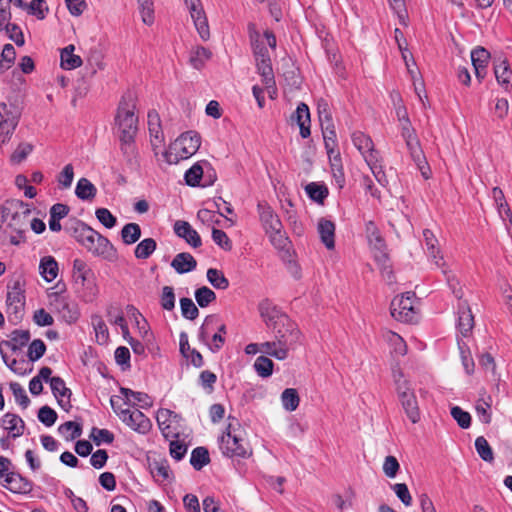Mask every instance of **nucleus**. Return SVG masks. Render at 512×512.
Listing matches in <instances>:
<instances>
[{"instance_id": "obj_19", "label": "nucleus", "mask_w": 512, "mask_h": 512, "mask_svg": "<svg viewBox=\"0 0 512 512\" xmlns=\"http://www.w3.org/2000/svg\"><path fill=\"white\" fill-rule=\"evenodd\" d=\"M53 305L65 322L71 324L78 320L79 311L77 305L66 297L57 295Z\"/></svg>"}, {"instance_id": "obj_34", "label": "nucleus", "mask_w": 512, "mask_h": 512, "mask_svg": "<svg viewBox=\"0 0 512 512\" xmlns=\"http://www.w3.org/2000/svg\"><path fill=\"white\" fill-rule=\"evenodd\" d=\"M256 67L266 87H273L275 85V78L270 57L260 58V60H257Z\"/></svg>"}, {"instance_id": "obj_44", "label": "nucleus", "mask_w": 512, "mask_h": 512, "mask_svg": "<svg viewBox=\"0 0 512 512\" xmlns=\"http://www.w3.org/2000/svg\"><path fill=\"white\" fill-rule=\"evenodd\" d=\"M216 324H218V317L215 315H208L199 329L198 338L208 347L211 345L209 342L210 333L214 330V326Z\"/></svg>"}, {"instance_id": "obj_40", "label": "nucleus", "mask_w": 512, "mask_h": 512, "mask_svg": "<svg viewBox=\"0 0 512 512\" xmlns=\"http://www.w3.org/2000/svg\"><path fill=\"white\" fill-rule=\"evenodd\" d=\"M157 248V243L153 238H145L140 241L134 250V256L137 259L149 258Z\"/></svg>"}, {"instance_id": "obj_53", "label": "nucleus", "mask_w": 512, "mask_h": 512, "mask_svg": "<svg viewBox=\"0 0 512 512\" xmlns=\"http://www.w3.org/2000/svg\"><path fill=\"white\" fill-rule=\"evenodd\" d=\"M58 432L67 440H74L81 436L82 426L74 421H67L58 427Z\"/></svg>"}, {"instance_id": "obj_6", "label": "nucleus", "mask_w": 512, "mask_h": 512, "mask_svg": "<svg viewBox=\"0 0 512 512\" xmlns=\"http://www.w3.org/2000/svg\"><path fill=\"white\" fill-rule=\"evenodd\" d=\"M402 377L401 372L398 378L395 377L396 393L407 418L416 424L421 419L418 400L411 383Z\"/></svg>"}, {"instance_id": "obj_12", "label": "nucleus", "mask_w": 512, "mask_h": 512, "mask_svg": "<svg viewBox=\"0 0 512 512\" xmlns=\"http://www.w3.org/2000/svg\"><path fill=\"white\" fill-rule=\"evenodd\" d=\"M184 2L199 36L204 41L208 40L210 37L209 25L201 0H184Z\"/></svg>"}, {"instance_id": "obj_46", "label": "nucleus", "mask_w": 512, "mask_h": 512, "mask_svg": "<svg viewBox=\"0 0 512 512\" xmlns=\"http://www.w3.org/2000/svg\"><path fill=\"white\" fill-rule=\"evenodd\" d=\"M207 280L216 289L226 290L229 287V280L224 273L216 268L207 270Z\"/></svg>"}, {"instance_id": "obj_25", "label": "nucleus", "mask_w": 512, "mask_h": 512, "mask_svg": "<svg viewBox=\"0 0 512 512\" xmlns=\"http://www.w3.org/2000/svg\"><path fill=\"white\" fill-rule=\"evenodd\" d=\"M1 426L8 431L12 438L23 435L25 423L20 416L14 413H6L1 419Z\"/></svg>"}, {"instance_id": "obj_45", "label": "nucleus", "mask_w": 512, "mask_h": 512, "mask_svg": "<svg viewBox=\"0 0 512 512\" xmlns=\"http://www.w3.org/2000/svg\"><path fill=\"white\" fill-rule=\"evenodd\" d=\"M351 140L355 148L362 154L365 151L372 150L373 141L370 136L366 135L362 131H354L351 134Z\"/></svg>"}, {"instance_id": "obj_64", "label": "nucleus", "mask_w": 512, "mask_h": 512, "mask_svg": "<svg viewBox=\"0 0 512 512\" xmlns=\"http://www.w3.org/2000/svg\"><path fill=\"white\" fill-rule=\"evenodd\" d=\"M451 416L462 429H467L471 425V416L468 412L461 409L459 406L451 408Z\"/></svg>"}, {"instance_id": "obj_24", "label": "nucleus", "mask_w": 512, "mask_h": 512, "mask_svg": "<svg viewBox=\"0 0 512 512\" xmlns=\"http://www.w3.org/2000/svg\"><path fill=\"white\" fill-rule=\"evenodd\" d=\"M291 118L298 124L301 137L308 138L311 134L309 107L305 103L301 102L298 104L296 111L293 113Z\"/></svg>"}, {"instance_id": "obj_42", "label": "nucleus", "mask_w": 512, "mask_h": 512, "mask_svg": "<svg viewBox=\"0 0 512 512\" xmlns=\"http://www.w3.org/2000/svg\"><path fill=\"white\" fill-rule=\"evenodd\" d=\"M210 462L209 452L205 447H196L192 450L190 464L195 470H201Z\"/></svg>"}, {"instance_id": "obj_37", "label": "nucleus", "mask_w": 512, "mask_h": 512, "mask_svg": "<svg viewBox=\"0 0 512 512\" xmlns=\"http://www.w3.org/2000/svg\"><path fill=\"white\" fill-rule=\"evenodd\" d=\"M273 330V333L279 332V334H282L284 336L292 335L296 337V339H300L301 332L298 329L295 322H293L289 317H282V321L278 324L273 325L270 327Z\"/></svg>"}, {"instance_id": "obj_7", "label": "nucleus", "mask_w": 512, "mask_h": 512, "mask_svg": "<svg viewBox=\"0 0 512 512\" xmlns=\"http://www.w3.org/2000/svg\"><path fill=\"white\" fill-rule=\"evenodd\" d=\"M119 401L120 397L118 396H112L110 399L111 407L119 418L134 431L141 434L148 433L152 427L150 419L138 409L131 411L128 408H120L118 406Z\"/></svg>"}, {"instance_id": "obj_21", "label": "nucleus", "mask_w": 512, "mask_h": 512, "mask_svg": "<svg viewBox=\"0 0 512 512\" xmlns=\"http://www.w3.org/2000/svg\"><path fill=\"white\" fill-rule=\"evenodd\" d=\"M148 130L151 138V146L157 155V149L163 144L164 135L161 128L160 117L154 110L148 113Z\"/></svg>"}, {"instance_id": "obj_2", "label": "nucleus", "mask_w": 512, "mask_h": 512, "mask_svg": "<svg viewBox=\"0 0 512 512\" xmlns=\"http://www.w3.org/2000/svg\"><path fill=\"white\" fill-rule=\"evenodd\" d=\"M64 230L95 257L111 261L117 255V250L107 237L81 220L70 219L65 224Z\"/></svg>"}, {"instance_id": "obj_59", "label": "nucleus", "mask_w": 512, "mask_h": 512, "mask_svg": "<svg viewBox=\"0 0 512 512\" xmlns=\"http://www.w3.org/2000/svg\"><path fill=\"white\" fill-rule=\"evenodd\" d=\"M180 308L182 316L189 320H194L199 315V310L190 298L183 297L180 299Z\"/></svg>"}, {"instance_id": "obj_62", "label": "nucleus", "mask_w": 512, "mask_h": 512, "mask_svg": "<svg viewBox=\"0 0 512 512\" xmlns=\"http://www.w3.org/2000/svg\"><path fill=\"white\" fill-rule=\"evenodd\" d=\"M45 351V343L41 339H35L30 343L28 347L27 356L30 361L35 362L45 354Z\"/></svg>"}, {"instance_id": "obj_1", "label": "nucleus", "mask_w": 512, "mask_h": 512, "mask_svg": "<svg viewBox=\"0 0 512 512\" xmlns=\"http://www.w3.org/2000/svg\"><path fill=\"white\" fill-rule=\"evenodd\" d=\"M31 212V206L22 200H7L0 207V221L4 224L0 240L3 242L7 240L11 245L16 246L25 243Z\"/></svg>"}, {"instance_id": "obj_54", "label": "nucleus", "mask_w": 512, "mask_h": 512, "mask_svg": "<svg viewBox=\"0 0 512 512\" xmlns=\"http://www.w3.org/2000/svg\"><path fill=\"white\" fill-rule=\"evenodd\" d=\"M91 274L92 271L87 266L85 261L79 258L73 261V275L74 277H76L77 280H80L83 285L88 280Z\"/></svg>"}, {"instance_id": "obj_51", "label": "nucleus", "mask_w": 512, "mask_h": 512, "mask_svg": "<svg viewBox=\"0 0 512 512\" xmlns=\"http://www.w3.org/2000/svg\"><path fill=\"white\" fill-rule=\"evenodd\" d=\"M475 449L483 461L488 463L493 462L494 455L492 448L489 445L488 441L483 436H479L476 438Z\"/></svg>"}, {"instance_id": "obj_35", "label": "nucleus", "mask_w": 512, "mask_h": 512, "mask_svg": "<svg viewBox=\"0 0 512 512\" xmlns=\"http://www.w3.org/2000/svg\"><path fill=\"white\" fill-rule=\"evenodd\" d=\"M29 340L30 332L28 330H14L11 333L10 339L3 341L2 344L15 352L26 346Z\"/></svg>"}, {"instance_id": "obj_32", "label": "nucleus", "mask_w": 512, "mask_h": 512, "mask_svg": "<svg viewBox=\"0 0 512 512\" xmlns=\"http://www.w3.org/2000/svg\"><path fill=\"white\" fill-rule=\"evenodd\" d=\"M120 393L126 398L127 402L125 403L127 405H130V397L135 401L133 405L138 404L141 408L147 409L153 405V400L147 393L133 391L132 389L125 387L120 388Z\"/></svg>"}, {"instance_id": "obj_56", "label": "nucleus", "mask_w": 512, "mask_h": 512, "mask_svg": "<svg viewBox=\"0 0 512 512\" xmlns=\"http://www.w3.org/2000/svg\"><path fill=\"white\" fill-rule=\"evenodd\" d=\"M214 329L217 331L212 335V343L209 345V349L212 352H218L225 343L224 335L227 333V328L225 324H216Z\"/></svg>"}, {"instance_id": "obj_9", "label": "nucleus", "mask_w": 512, "mask_h": 512, "mask_svg": "<svg viewBox=\"0 0 512 512\" xmlns=\"http://www.w3.org/2000/svg\"><path fill=\"white\" fill-rule=\"evenodd\" d=\"M416 296L414 292H406L402 296L395 297L390 306L391 316L401 322L410 323L416 319V308L414 306Z\"/></svg>"}, {"instance_id": "obj_15", "label": "nucleus", "mask_w": 512, "mask_h": 512, "mask_svg": "<svg viewBox=\"0 0 512 512\" xmlns=\"http://www.w3.org/2000/svg\"><path fill=\"white\" fill-rule=\"evenodd\" d=\"M258 310L261 318L268 328L282 321V317H288L271 300L264 299L259 303Z\"/></svg>"}, {"instance_id": "obj_30", "label": "nucleus", "mask_w": 512, "mask_h": 512, "mask_svg": "<svg viewBox=\"0 0 512 512\" xmlns=\"http://www.w3.org/2000/svg\"><path fill=\"white\" fill-rule=\"evenodd\" d=\"M152 476L158 482L169 481L173 478V473L166 459L154 460L149 463Z\"/></svg>"}, {"instance_id": "obj_49", "label": "nucleus", "mask_w": 512, "mask_h": 512, "mask_svg": "<svg viewBox=\"0 0 512 512\" xmlns=\"http://www.w3.org/2000/svg\"><path fill=\"white\" fill-rule=\"evenodd\" d=\"M329 160L335 181L338 186L342 188L345 183V175L339 151H335V153L329 157Z\"/></svg>"}, {"instance_id": "obj_23", "label": "nucleus", "mask_w": 512, "mask_h": 512, "mask_svg": "<svg viewBox=\"0 0 512 512\" xmlns=\"http://www.w3.org/2000/svg\"><path fill=\"white\" fill-rule=\"evenodd\" d=\"M490 59L489 52L483 47H477L471 52V61L476 78L481 81L487 73V64Z\"/></svg>"}, {"instance_id": "obj_58", "label": "nucleus", "mask_w": 512, "mask_h": 512, "mask_svg": "<svg viewBox=\"0 0 512 512\" xmlns=\"http://www.w3.org/2000/svg\"><path fill=\"white\" fill-rule=\"evenodd\" d=\"M494 73L498 83L506 86L510 84L512 80V71L510 70L507 61H502L500 64L496 65Z\"/></svg>"}, {"instance_id": "obj_33", "label": "nucleus", "mask_w": 512, "mask_h": 512, "mask_svg": "<svg viewBox=\"0 0 512 512\" xmlns=\"http://www.w3.org/2000/svg\"><path fill=\"white\" fill-rule=\"evenodd\" d=\"M75 47L70 44L61 50V67L66 70H72L82 65L80 56L74 54Z\"/></svg>"}, {"instance_id": "obj_20", "label": "nucleus", "mask_w": 512, "mask_h": 512, "mask_svg": "<svg viewBox=\"0 0 512 512\" xmlns=\"http://www.w3.org/2000/svg\"><path fill=\"white\" fill-rule=\"evenodd\" d=\"M50 387L58 404L66 411L71 408L72 392L66 387L65 381L59 376H54L53 379H50Z\"/></svg>"}, {"instance_id": "obj_55", "label": "nucleus", "mask_w": 512, "mask_h": 512, "mask_svg": "<svg viewBox=\"0 0 512 512\" xmlns=\"http://www.w3.org/2000/svg\"><path fill=\"white\" fill-rule=\"evenodd\" d=\"M92 325L94 327V331L96 334L97 342L100 344H104L107 342L109 338L108 328L100 316L92 317Z\"/></svg>"}, {"instance_id": "obj_57", "label": "nucleus", "mask_w": 512, "mask_h": 512, "mask_svg": "<svg viewBox=\"0 0 512 512\" xmlns=\"http://www.w3.org/2000/svg\"><path fill=\"white\" fill-rule=\"evenodd\" d=\"M270 239L271 244L278 250H283L288 245L289 241L283 231V228L275 230H269L265 232Z\"/></svg>"}, {"instance_id": "obj_22", "label": "nucleus", "mask_w": 512, "mask_h": 512, "mask_svg": "<svg viewBox=\"0 0 512 512\" xmlns=\"http://www.w3.org/2000/svg\"><path fill=\"white\" fill-rule=\"evenodd\" d=\"M174 232L178 237L184 239L193 248H198L202 244L200 235L187 221H176L174 223Z\"/></svg>"}, {"instance_id": "obj_36", "label": "nucleus", "mask_w": 512, "mask_h": 512, "mask_svg": "<svg viewBox=\"0 0 512 512\" xmlns=\"http://www.w3.org/2000/svg\"><path fill=\"white\" fill-rule=\"evenodd\" d=\"M76 196L81 200H92L97 194V188L87 178H80L75 188Z\"/></svg>"}, {"instance_id": "obj_61", "label": "nucleus", "mask_w": 512, "mask_h": 512, "mask_svg": "<svg viewBox=\"0 0 512 512\" xmlns=\"http://www.w3.org/2000/svg\"><path fill=\"white\" fill-rule=\"evenodd\" d=\"M90 437L96 445H100L102 443L111 444L115 438L114 434L108 429H99L97 427L92 428Z\"/></svg>"}, {"instance_id": "obj_47", "label": "nucleus", "mask_w": 512, "mask_h": 512, "mask_svg": "<svg viewBox=\"0 0 512 512\" xmlns=\"http://www.w3.org/2000/svg\"><path fill=\"white\" fill-rule=\"evenodd\" d=\"M212 53L205 47H197L190 55V64L197 70L204 67L207 60L210 59Z\"/></svg>"}, {"instance_id": "obj_29", "label": "nucleus", "mask_w": 512, "mask_h": 512, "mask_svg": "<svg viewBox=\"0 0 512 512\" xmlns=\"http://www.w3.org/2000/svg\"><path fill=\"white\" fill-rule=\"evenodd\" d=\"M374 255V260L376 261L379 269L381 270L383 275H386L387 280L392 282L393 280V272L391 269L389 255L386 251V244H383V247L379 248H371Z\"/></svg>"}, {"instance_id": "obj_14", "label": "nucleus", "mask_w": 512, "mask_h": 512, "mask_svg": "<svg viewBox=\"0 0 512 512\" xmlns=\"http://www.w3.org/2000/svg\"><path fill=\"white\" fill-rule=\"evenodd\" d=\"M175 149L179 151L181 158H188L194 155L201 145V137L195 131L182 133L175 141Z\"/></svg>"}, {"instance_id": "obj_4", "label": "nucleus", "mask_w": 512, "mask_h": 512, "mask_svg": "<svg viewBox=\"0 0 512 512\" xmlns=\"http://www.w3.org/2000/svg\"><path fill=\"white\" fill-rule=\"evenodd\" d=\"M400 126L401 136L405 140L406 147L412 160L420 170L423 178L429 179L431 177V169L421 148L415 129L411 125L410 119L400 122Z\"/></svg>"}, {"instance_id": "obj_8", "label": "nucleus", "mask_w": 512, "mask_h": 512, "mask_svg": "<svg viewBox=\"0 0 512 512\" xmlns=\"http://www.w3.org/2000/svg\"><path fill=\"white\" fill-rule=\"evenodd\" d=\"M423 241L426 247L427 254L434 260L437 267L442 269V273L445 275L448 285L450 286L451 289H453V293L455 294V296L460 299L462 297V292L460 290H455V278L451 274V271H449L446 268V264L443 261V256L440 255L438 240L435 237L434 233L429 229H425L423 231Z\"/></svg>"}, {"instance_id": "obj_5", "label": "nucleus", "mask_w": 512, "mask_h": 512, "mask_svg": "<svg viewBox=\"0 0 512 512\" xmlns=\"http://www.w3.org/2000/svg\"><path fill=\"white\" fill-rule=\"evenodd\" d=\"M23 107L17 100L0 103V146L6 144L21 118Z\"/></svg>"}, {"instance_id": "obj_13", "label": "nucleus", "mask_w": 512, "mask_h": 512, "mask_svg": "<svg viewBox=\"0 0 512 512\" xmlns=\"http://www.w3.org/2000/svg\"><path fill=\"white\" fill-rule=\"evenodd\" d=\"M6 304L9 321L17 324L23 317L25 306V296L19 287L14 286L13 289L7 293Z\"/></svg>"}, {"instance_id": "obj_50", "label": "nucleus", "mask_w": 512, "mask_h": 512, "mask_svg": "<svg viewBox=\"0 0 512 512\" xmlns=\"http://www.w3.org/2000/svg\"><path fill=\"white\" fill-rule=\"evenodd\" d=\"M273 367V361L266 356H259L254 362V369L256 373L262 378L271 376L273 373Z\"/></svg>"}, {"instance_id": "obj_60", "label": "nucleus", "mask_w": 512, "mask_h": 512, "mask_svg": "<svg viewBox=\"0 0 512 512\" xmlns=\"http://www.w3.org/2000/svg\"><path fill=\"white\" fill-rule=\"evenodd\" d=\"M202 175L203 168L199 163H196L185 172L184 179L187 185L195 187L199 185Z\"/></svg>"}, {"instance_id": "obj_39", "label": "nucleus", "mask_w": 512, "mask_h": 512, "mask_svg": "<svg viewBox=\"0 0 512 512\" xmlns=\"http://www.w3.org/2000/svg\"><path fill=\"white\" fill-rule=\"evenodd\" d=\"M141 237V227L139 224L130 222L123 226L121 230V239L125 245L136 243Z\"/></svg>"}, {"instance_id": "obj_52", "label": "nucleus", "mask_w": 512, "mask_h": 512, "mask_svg": "<svg viewBox=\"0 0 512 512\" xmlns=\"http://www.w3.org/2000/svg\"><path fill=\"white\" fill-rule=\"evenodd\" d=\"M195 299L201 308H205L216 301V294L207 286H202L195 291Z\"/></svg>"}, {"instance_id": "obj_41", "label": "nucleus", "mask_w": 512, "mask_h": 512, "mask_svg": "<svg viewBox=\"0 0 512 512\" xmlns=\"http://www.w3.org/2000/svg\"><path fill=\"white\" fill-rule=\"evenodd\" d=\"M282 406L286 411H295L300 403V397L296 389L286 388L281 394Z\"/></svg>"}, {"instance_id": "obj_63", "label": "nucleus", "mask_w": 512, "mask_h": 512, "mask_svg": "<svg viewBox=\"0 0 512 512\" xmlns=\"http://www.w3.org/2000/svg\"><path fill=\"white\" fill-rule=\"evenodd\" d=\"M96 218L106 228L111 229L117 223V218L107 208H98L95 211Z\"/></svg>"}, {"instance_id": "obj_11", "label": "nucleus", "mask_w": 512, "mask_h": 512, "mask_svg": "<svg viewBox=\"0 0 512 512\" xmlns=\"http://www.w3.org/2000/svg\"><path fill=\"white\" fill-rule=\"evenodd\" d=\"M275 340L267 341L262 343V353L268 354L278 360H284L288 357L289 350L296 344L300 339H296L292 335H282L279 332L274 333Z\"/></svg>"}, {"instance_id": "obj_17", "label": "nucleus", "mask_w": 512, "mask_h": 512, "mask_svg": "<svg viewBox=\"0 0 512 512\" xmlns=\"http://www.w3.org/2000/svg\"><path fill=\"white\" fill-rule=\"evenodd\" d=\"M257 211L265 232L269 230H275V228H283L282 222L278 215L266 202H259L257 205Z\"/></svg>"}, {"instance_id": "obj_43", "label": "nucleus", "mask_w": 512, "mask_h": 512, "mask_svg": "<svg viewBox=\"0 0 512 512\" xmlns=\"http://www.w3.org/2000/svg\"><path fill=\"white\" fill-rule=\"evenodd\" d=\"M307 195L317 203H323L327 198L329 192L325 185L311 182L305 187Z\"/></svg>"}, {"instance_id": "obj_18", "label": "nucleus", "mask_w": 512, "mask_h": 512, "mask_svg": "<svg viewBox=\"0 0 512 512\" xmlns=\"http://www.w3.org/2000/svg\"><path fill=\"white\" fill-rule=\"evenodd\" d=\"M0 483L13 493L28 494L32 491V482L15 472L7 474Z\"/></svg>"}, {"instance_id": "obj_3", "label": "nucleus", "mask_w": 512, "mask_h": 512, "mask_svg": "<svg viewBox=\"0 0 512 512\" xmlns=\"http://www.w3.org/2000/svg\"><path fill=\"white\" fill-rule=\"evenodd\" d=\"M137 96L135 92L127 90L121 97L116 115L115 125L119 130V138L131 139L138 131V117L135 114Z\"/></svg>"}, {"instance_id": "obj_38", "label": "nucleus", "mask_w": 512, "mask_h": 512, "mask_svg": "<svg viewBox=\"0 0 512 512\" xmlns=\"http://www.w3.org/2000/svg\"><path fill=\"white\" fill-rule=\"evenodd\" d=\"M323 138H324V145L326 152L328 154V157H331L335 153V151H338L337 148V135L334 123L327 124L321 126Z\"/></svg>"}, {"instance_id": "obj_27", "label": "nucleus", "mask_w": 512, "mask_h": 512, "mask_svg": "<svg viewBox=\"0 0 512 512\" xmlns=\"http://www.w3.org/2000/svg\"><path fill=\"white\" fill-rule=\"evenodd\" d=\"M122 155L131 169L138 167V151L135 145V137L131 139L119 138Z\"/></svg>"}, {"instance_id": "obj_28", "label": "nucleus", "mask_w": 512, "mask_h": 512, "mask_svg": "<svg viewBox=\"0 0 512 512\" xmlns=\"http://www.w3.org/2000/svg\"><path fill=\"white\" fill-rule=\"evenodd\" d=\"M171 267L178 274H185L196 269L197 261L190 253L181 252L174 257L171 262Z\"/></svg>"}, {"instance_id": "obj_48", "label": "nucleus", "mask_w": 512, "mask_h": 512, "mask_svg": "<svg viewBox=\"0 0 512 512\" xmlns=\"http://www.w3.org/2000/svg\"><path fill=\"white\" fill-rule=\"evenodd\" d=\"M365 232L371 248L383 247L384 239L373 221H368L365 224Z\"/></svg>"}, {"instance_id": "obj_10", "label": "nucleus", "mask_w": 512, "mask_h": 512, "mask_svg": "<svg viewBox=\"0 0 512 512\" xmlns=\"http://www.w3.org/2000/svg\"><path fill=\"white\" fill-rule=\"evenodd\" d=\"M228 427L227 432L221 437L220 449L229 458H248L252 455L249 444L241 437L232 434Z\"/></svg>"}, {"instance_id": "obj_31", "label": "nucleus", "mask_w": 512, "mask_h": 512, "mask_svg": "<svg viewBox=\"0 0 512 512\" xmlns=\"http://www.w3.org/2000/svg\"><path fill=\"white\" fill-rule=\"evenodd\" d=\"M39 270L45 281L52 282L58 275V263L54 257L45 256L40 260Z\"/></svg>"}, {"instance_id": "obj_16", "label": "nucleus", "mask_w": 512, "mask_h": 512, "mask_svg": "<svg viewBox=\"0 0 512 512\" xmlns=\"http://www.w3.org/2000/svg\"><path fill=\"white\" fill-rule=\"evenodd\" d=\"M457 314V329L463 337H468L474 327V316L467 301L459 302Z\"/></svg>"}, {"instance_id": "obj_26", "label": "nucleus", "mask_w": 512, "mask_h": 512, "mask_svg": "<svg viewBox=\"0 0 512 512\" xmlns=\"http://www.w3.org/2000/svg\"><path fill=\"white\" fill-rule=\"evenodd\" d=\"M320 239L329 250L335 247V224L326 218H320L317 225Z\"/></svg>"}]
</instances>
